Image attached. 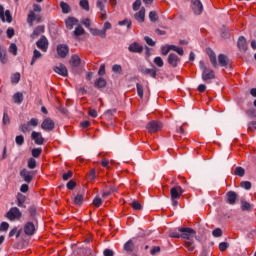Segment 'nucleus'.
Returning <instances> with one entry per match:
<instances>
[{
    "instance_id": "1",
    "label": "nucleus",
    "mask_w": 256,
    "mask_h": 256,
    "mask_svg": "<svg viewBox=\"0 0 256 256\" xmlns=\"http://www.w3.org/2000/svg\"><path fill=\"white\" fill-rule=\"evenodd\" d=\"M179 233H181V239H185L184 245L186 249L190 252L195 251V237L197 232L193 228H178Z\"/></svg>"
},
{
    "instance_id": "2",
    "label": "nucleus",
    "mask_w": 256,
    "mask_h": 256,
    "mask_svg": "<svg viewBox=\"0 0 256 256\" xmlns=\"http://www.w3.org/2000/svg\"><path fill=\"white\" fill-rule=\"evenodd\" d=\"M208 56L210 59V63L212 64V67H214V69H217V67L219 66L229 69V58L225 56V54L218 55V62L217 56L215 55V52L213 50H208Z\"/></svg>"
},
{
    "instance_id": "3",
    "label": "nucleus",
    "mask_w": 256,
    "mask_h": 256,
    "mask_svg": "<svg viewBox=\"0 0 256 256\" xmlns=\"http://www.w3.org/2000/svg\"><path fill=\"white\" fill-rule=\"evenodd\" d=\"M199 67L202 71V80L204 81V83H211V81L215 79V71L207 67V64H205V61L203 60L199 62Z\"/></svg>"
},
{
    "instance_id": "4",
    "label": "nucleus",
    "mask_w": 256,
    "mask_h": 256,
    "mask_svg": "<svg viewBox=\"0 0 256 256\" xmlns=\"http://www.w3.org/2000/svg\"><path fill=\"white\" fill-rule=\"evenodd\" d=\"M7 219L9 221H15V219H21L23 217V214L21 213V210L17 207H12L6 214Z\"/></svg>"
},
{
    "instance_id": "5",
    "label": "nucleus",
    "mask_w": 256,
    "mask_h": 256,
    "mask_svg": "<svg viewBox=\"0 0 256 256\" xmlns=\"http://www.w3.org/2000/svg\"><path fill=\"white\" fill-rule=\"evenodd\" d=\"M146 129L148 133H157L163 129V124L159 121H151L147 124Z\"/></svg>"
},
{
    "instance_id": "6",
    "label": "nucleus",
    "mask_w": 256,
    "mask_h": 256,
    "mask_svg": "<svg viewBox=\"0 0 256 256\" xmlns=\"http://www.w3.org/2000/svg\"><path fill=\"white\" fill-rule=\"evenodd\" d=\"M0 19L3 23H11L13 21V17L11 16V11L6 10L3 5L0 4Z\"/></svg>"
},
{
    "instance_id": "7",
    "label": "nucleus",
    "mask_w": 256,
    "mask_h": 256,
    "mask_svg": "<svg viewBox=\"0 0 256 256\" xmlns=\"http://www.w3.org/2000/svg\"><path fill=\"white\" fill-rule=\"evenodd\" d=\"M191 9L194 15H201L203 13V3L201 0H191Z\"/></svg>"
},
{
    "instance_id": "8",
    "label": "nucleus",
    "mask_w": 256,
    "mask_h": 256,
    "mask_svg": "<svg viewBox=\"0 0 256 256\" xmlns=\"http://www.w3.org/2000/svg\"><path fill=\"white\" fill-rule=\"evenodd\" d=\"M30 201H29V197H27L24 194L18 193L16 196V205H18V207H22V208H26L27 205H29Z\"/></svg>"
},
{
    "instance_id": "9",
    "label": "nucleus",
    "mask_w": 256,
    "mask_h": 256,
    "mask_svg": "<svg viewBox=\"0 0 256 256\" xmlns=\"http://www.w3.org/2000/svg\"><path fill=\"white\" fill-rule=\"evenodd\" d=\"M41 129L44 131H53L55 129V122L51 118H46L41 124Z\"/></svg>"
},
{
    "instance_id": "10",
    "label": "nucleus",
    "mask_w": 256,
    "mask_h": 256,
    "mask_svg": "<svg viewBox=\"0 0 256 256\" xmlns=\"http://www.w3.org/2000/svg\"><path fill=\"white\" fill-rule=\"evenodd\" d=\"M139 71L142 73V75H149L150 77H153L155 79L157 77V70L154 68H147L145 66H139Z\"/></svg>"
},
{
    "instance_id": "11",
    "label": "nucleus",
    "mask_w": 256,
    "mask_h": 256,
    "mask_svg": "<svg viewBox=\"0 0 256 256\" xmlns=\"http://www.w3.org/2000/svg\"><path fill=\"white\" fill-rule=\"evenodd\" d=\"M36 45L38 49H41V51H44V53H47V49L49 47V41L45 36H42L37 42Z\"/></svg>"
},
{
    "instance_id": "12",
    "label": "nucleus",
    "mask_w": 256,
    "mask_h": 256,
    "mask_svg": "<svg viewBox=\"0 0 256 256\" xmlns=\"http://www.w3.org/2000/svg\"><path fill=\"white\" fill-rule=\"evenodd\" d=\"M57 53H58L59 57H61L62 59H65L67 57V55L69 54V46H67L65 44H59L57 46Z\"/></svg>"
},
{
    "instance_id": "13",
    "label": "nucleus",
    "mask_w": 256,
    "mask_h": 256,
    "mask_svg": "<svg viewBox=\"0 0 256 256\" xmlns=\"http://www.w3.org/2000/svg\"><path fill=\"white\" fill-rule=\"evenodd\" d=\"M168 63L169 65H171V67H177V65L181 63V59L179 58V56H177V54L170 53L168 56Z\"/></svg>"
},
{
    "instance_id": "14",
    "label": "nucleus",
    "mask_w": 256,
    "mask_h": 256,
    "mask_svg": "<svg viewBox=\"0 0 256 256\" xmlns=\"http://www.w3.org/2000/svg\"><path fill=\"white\" fill-rule=\"evenodd\" d=\"M31 138L33 139L36 145H43L45 141V139L43 138V135H41V132L33 131L31 134Z\"/></svg>"
},
{
    "instance_id": "15",
    "label": "nucleus",
    "mask_w": 256,
    "mask_h": 256,
    "mask_svg": "<svg viewBox=\"0 0 256 256\" xmlns=\"http://www.w3.org/2000/svg\"><path fill=\"white\" fill-rule=\"evenodd\" d=\"M24 233L29 237H31L32 235H35V224H33V222H27L24 225Z\"/></svg>"
},
{
    "instance_id": "16",
    "label": "nucleus",
    "mask_w": 256,
    "mask_h": 256,
    "mask_svg": "<svg viewBox=\"0 0 256 256\" xmlns=\"http://www.w3.org/2000/svg\"><path fill=\"white\" fill-rule=\"evenodd\" d=\"M53 71L58 75H61L62 77H67L68 75L67 67H65V65L63 64H59L58 66H55L53 68Z\"/></svg>"
},
{
    "instance_id": "17",
    "label": "nucleus",
    "mask_w": 256,
    "mask_h": 256,
    "mask_svg": "<svg viewBox=\"0 0 256 256\" xmlns=\"http://www.w3.org/2000/svg\"><path fill=\"white\" fill-rule=\"evenodd\" d=\"M237 47L240 51H247V49H249V47L247 46V39H245V37L243 36H240L238 38Z\"/></svg>"
},
{
    "instance_id": "18",
    "label": "nucleus",
    "mask_w": 256,
    "mask_h": 256,
    "mask_svg": "<svg viewBox=\"0 0 256 256\" xmlns=\"http://www.w3.org/2000/svg\"><path fill=\"white\" fill-rule=\"evenodd\" d=\"M81 65V57H79V55L74 54L71 56L70 59V66L72 67V69H76V67H79Z\"/></svg>"
},
{
    "instance_id": "19",
    "label": "nucleus",
    "mask_w": 256,
    "mask_h": 256,
    "mask_svg": "<svg viewBox=\"0 0 256 256\" xmlns=\"http://www.w3.org/2000/svg\"><path fill=\"white\" fill-rule=\"evenodd\" d=\"M128 51H130V53H141L143 51V47L139 43L134 42L129 45Z\"/></svg>"
},
{
    "instance_id": "20",
    "label": "nucleus",
    "mask_w": 256,
    "mask_h": 256,
    "mask_svg": "<svg viewBox=\"0 0 256 256\" xmlns=\"http://www.w3.org/2000/svg\"><path fill=\"white\" fill-rule=\"evenodd\" d=\"M20 175L26 183H31V181H33V176H31V171H29L27 169H23L20 172Z\"/></svg>"
},
{
    "instance_id": "21",
    "label": "nucleus",
    "mask_w": 256,
    "mask_h": 256,
    "mask_svg": "<svg viewBox=\"0 0 256 256\" xmlns=\"http://www.w3.org/2000/svg\"><path fill=\"white\" fill-rule=\"evenodd\" d=\"M134 19L137 20L138 23L145 21V7H142L139 12L134 14Z\"/></svg>"
},
{
    "instance_id": "22",
    "label": "nucleus",
    "mask_w": 256,
    "mask_h": 256,
    "mask_svg": "<svg viewBox=\"0 0 256 256\" xmlns=\"http://www.w3.org/2000/svg\"><path fill=\"white\" fill-rule=\"evenodd\" d=\"M90 33L94 36L101 37V39H105L107 37V33H105V30H99L97 28H90Z\"/></svg>"
},
{
    "instance_id": "23",
    "label": "nucleus",
    "mask_w": 256,
    "mask_h": 256,
    "mask_svg": "<svg viewBox=\"0 0 256 256\" xmlns=\"http://www.w3.org/2000/svg\"><path fill=\"white\" fill-rule=\"evenodd\" d=\"M45 33V26H38L34 29L33 33L31 34L32 39H37L39 35Z\"/></svg>"
},
{
    "instance_id": "24",
    "label": "nucleus",
    "mask_w": 256,
    "mask_h": 256,
    "mask_svg": "<svg viewBox=\"0 0 256 256\" xmlns=\"http://www.w3.org/2000/svg\"><path fill=\"white\" fill-rule=\"evenodd\" d=\"M33 21H41V18L37 17L35 12L31 11L27 18V23L30 25V27H33Z\"/></svg>"
},
{
    "instance_id": "25",
    "label": "nucleus",
    "mask_w": 256,
    "mask_h": 256,
    "mask_svg": "<svg viewBox=\"0 0 256 256\" xmlns=\"http://www.w3.org/2000/svg\"><path fill=\"white\" fill-rule=\"evenodd\" d=\"M226 201L229 205H235L237 201V193H228L226 195Z\"/></svg>"
},
{
    "instance_id": "26",
    "label": "nucleus",
    "mask_w": 256,
    "mask_h": 256,
    "mask_svg": "<svg viewBox=\"0 0 256 256\" xmlns=\"http://www.w3.org/2000/svg\"><path fill=\"white\" fill-rule=\"evenodd\" d=\"M13 99V103H15L16 105H21V103H23V93L21 92H17L13 95L12 97Z\"/></svg>"
},
{
    "instance_id": "27",
    "label": "nucleus",
    "mask_w": 256,
    "mask_h": 256,
    "mask_svg": "<svg viewBox=\"0 0 256 256\" xmlns=\"http://www.w3.org/2000/svg\"><path fill=\"white\" fill-rule=\"evenodd\" d=\"M77 23H78L77 19L73 17H69L65 20L66 27L67 29H70V30L73 29V27L77 25Z\"/></svg>"
},
{
    "instance_id": "28",
    "label": "nucleus",
    "mask_w": 256,
    "mask_h": 256,
    "mask_svg": "<svg viewBox=\"0 0 256 256\" xmlns=\"http://www.w3.org/2000/svg\"><path fill=\"white\" fill-rule=\"evenodd\" d=\"M253 204L247 202L246 200L241 201V209L242 211H253Z\"/></svg>"
},
{
    "instance_id": "29",
    "label": "nucleus",
    "mask_w": 256,
    "mask_h": 256,
    "mask_svg": "<svg viewBox=\"0 0 256 256\" xmlns=\"http://www.w3.org/2000/svg\"><path fill=\"white\" fill-rule=\"evenodd\" d=\"M179 199H181V193L171 194V201H172L173 207H177V205H179Z\"/></svg>"
},
{
    "instance_id": "30",
    "label": "nucleus",
    "mask_w": 256,
    "mask_h": 256,
    "mask_svg": "<svg viewBox=\"0 0 256 256\" xmlns=\"http://www.w3.org/2000/svg\"><path fill=\"white\" fill-rule=\"evenodd\" d=\"M72 199H73L74 205H83V199H84L83 194H76L72 196Z\"/></svg>"
},
{
    "instance_id": "31",
    "label": "nucleus",
    "mask_w": 256,
    "mask_h": 256,
    "mask_svg": "<svg viewBox=\"0 0 256 256\" xmlns=\"http://www.w3.org/2000/svg\"><path fill=\"white\" fill-rule=\"evenodd\" d=\"M135 249V244L133 243V240H128L124 244V251H127L128 253H131Z\"/></svg>"
},
{
    "instance_id": "32",
    "label": "nucleus",
    "mask_w": 256,
    "mask_h": 256,
    "mask_svg": "<svg viewBox=\"0 0 256 256\" xmlns=\"http://www.w3.org/2000/svg\"><path fill=\"white\" fill-rule=\"evenodd\" d=\"M113 73H116V75H123V67L119 64H114L112 66Z\"/></svg>"
},
{
    "instance_id": "33",
    "label": "nucleus",
    "mask_w": 256,
    "mask_h": 256,
    "mask_svg": "<svg viewBox=\"0 0 256 256\" xmlns=\"http://www.w3.org/2000/svg\"><path fill=\"white\" fill-rule=\"evenodd\" d=\"M94 85L97 87V89H103V87L107 85V81H105L104 78H99Z\"/></svg>"
},
{
    "instance_id": "34",
    "label": "nucleus",
    "mask_w": 256,
    "mask_h": 256,
    "mask_svg": "<svg viewBox=\"0 0 256 256\" xmlns=\"http://www.w3.org/2000/svg\"><path fill=\"white\" fill-rule=\"evenodd\" d=\"M81 35H85V29H83V27H81V26H78L73 31V36L74 37H79Z\"/></svg>"
},
{
    "instance_id": "35",
    "label": "nucleus",
    "mask_w": 256,
    "mask_h": 256,
    "mask_svg": "<svg viewBox=\"0 0 256 256\" xmlns=\"http://www.w3.org/2000/svg\"><path fill=\"white\" fill-rule=\"evenodd\" d=\"M42 54L39 50H34V54L31 60L30 65H35V61H37V59H41Z\"/></svg>"
},
{
    "instance_id": "36",
    "label": "nucleus",
    "mask_w": 256,
    "mask_h": 256,
    "mask_svg": "<svg viewBox=\"0 0 256 256\" xmlns=\"http://www.w3.org/2000/svg\"><path fill=\"white\" fill-rule=\"evenodd\" d=\"M171 49L172 51H175V53H178L181 57L185 55V51L181 47H178L176 45H171Z\"/></svg>"
},
{
    "instance_id": "37",
    "label": "nucleus",
    "mask_w": 256,
    "mask_h": 256,
    "mask_svg": "<svg viewBox=\"0 0 256 256\" xmlns=\"http://www.w3.org/2000/svg\"><path fill=\"white\" fill-rule=\"evenodd\" d=\"M234 174L238 177H244L245 176V169L243 167H236L234 170Z\"/></svg>"
},
{
    "instance_id": "38",
    "label": "nucleus",
    "mask_w": 256,
    "mask_h": 256,
    "mask_svg": "<svg viewBox=\"0 0 256 256\" xmlns=\"http://www.w3.org/2000/svg\"><path fill=\"white\" fill-rule=\"evenodd\" d=\"M131 207L135 211H141V209H143V206H141V203H139V201H137V200H133V202L131 203Z\"/></svg>"
},
{
    "instance_id": "39",
    "label": "nucleus",
    "mask_w": 256,
    "mask_h": 256,
    "mask_svg": "<svg viewBox=\"0 0 256 256\" xmlns=\"http://www.w3.org/2000/svg\"><path fill=\"white\" fill-rule=\"evenodd\" d=\"M92 205H95L97 208L101 207V205H103V199H101L99 196H96L93 199Z\"/></svg>"
},
{
    "instance_id": "40",
    "label": "nucleus",
    "mask_w": 256,
    "mask_h": 256,
    "mask_svg": "<svg viewBox=\"0 0 256 256\" xmlns=\"http://www.w3.org/2000/svg\"><path fill=\"white\" fill-rule=\"evenodd\" d=\"M240 187H242V189H245L246 191H251L252 185H251V182L249 181H242L240 183Z\"/></svg>"
},
{
    "instance_id": "41",
    "label": "nucleus",
    "mask_w": 256,
    "mask_h": 256,
    "mask_svg": "<svg viewBox=\"0 0 256 256\" xmlns=\"http://www.w3.org/2000/svg\"><path fill=\"white\" fill-rule=\"evenodd\" d=\"M221 37L223 39H229V37H231V34H229V28H227V27L222 28Z\"/></svg>"
},
{
    "instance_id": "42",
    "label": "nucleus",
    "mask_w": 256,
    "mask_h": 256,
    "mask_svg": "<svg viewBox=\"0 0 256 256\" xmlns=\"http://www.w3.org/2000/svg\"><path fill=\"white\" fill-rule=\"evenodd\" d=\"M60 7H61L63 13L67 14V13H69V11H71V7H69V4H67L66 2H61Z\"/></svg>"
},
{
    "instance_id": "43",
    "label": "nucleus",
    "mask_w": 256,
    "mask_h": 256,
    "mask_svg": "<svg viewBox=\"0 0 256 256\" xmlns=\"http://www.w3.org/2000/svg\"><path fill=\"white\" fill-rule=\"evenodd\" d=\"M149 19H150V21H152V23H156V21H158V19H159V16L157 15V12L151 11L149 13Z\"/></svg>"
},
{
    "instance_id": "44",
    "label": "nucleus",
    "mask_w": 256,
    "mask_h": 256,
    "mask_svg": "<svg viewBox=\"0 0 256 256\" xmlns=\"http://www.w3.org/2000/svg\"><path fill=\"white\" fill-rule=\"evenodd\" d=\"M8 61L7 58V52H0V63H2V65H5Z\"/></svg>"
},
{
    "instance_id": "45",
    "label": "nucleus",
    "mask_w": 256,
    "mask_h": 256,
    "mask_svg": "<svg viewBox=\"0 0 256 256\" xmlns=\"http://www.w3.org/2000/svg\"><path fill=\"white\" fill-rule=\"evenodd\" d=\"M41 153H43V149L41 148L32 149V157H35V158L40 157Z\"/></svg>"
},
{
    "instance_id": "46",
    "label": "nucleus",
    "mask_w": 256,
    "mask_h": 256,
    "mask_svg": "<svg viewBox=\"0 0 256 256\" xmlns=\"http://www.w3.org/2000/svg\"><path fill=\"white\" fill-rule=\"evenodd\" d=\"M12 83H19L21 81V74L19 72L14 73L11 77Z\"/></svg>"
},
{
    "instance_id": "47",
    "label": "nucleus",
    "mask_w": 256,
    "mask_h": 256,
    "mask_svg": "<svg viewBox=\"0 0 256 256\" xmlns=\"http://www.w3.org/2000/svg\"><path fill=\"white\" fill-rule=\"evenodd\" d=\"M37 167V160L34 158L28 159V168L29 169H35Z\"/></svg>"
},
{
    "instance_id": "48",
    "label": "nucleus",
    "mask_w": 256,
    "mask_h": 256,
    "mask_svg": "<svg viewBox=\"0 0 256 256\" xmlns=\"http://www.w3.org/2000/svg\"><path fill=\"white\" fill-rule=\"evenodd\" d=\"M169 51H172L171 45L162 46L161 48L162 55H169Z\"/></svg>"
},
{
    "instance_id": "49",
    "label": "nucleus",
    "mask_w": 256,
    "mask_h": 256,
    "mask_svg": "<svg viewBox=\"0 0 256 256\" xmlns=\"http://www.w3.org/2000/svg\"><path fill=\"white\" fill-rule=\"evenodd\" d=\"M80 7L84 9V11H89V1L88 0H81Z\"/></svg>"
},
{
    "instance_id": "50",
    "label": "nucleus",
    "mask_w": 256,
    "mask_h": 256,
    "mask_svg": "<svg viewBox=\"0 0 256 256\" xmlns=\"http://www.w3.org/2000/svg\"><path fill=\"white\" fill-rule=\"evenodd\" d=\"M137 94L140 99H143V86L139 83L136 84Z\"/></svg>"
},
{
    "instance_id": "51",
    "label": "nucleus",
    "mask_w": 256,
    "mask_h": 256,
    "mask_svg": "<svg viewBox=\"0 0 256 256\" xmlns=\"http://www.w3.org/2000/svg\"><path fill=\"white\" fill-rule=\"evenodd\" d=\"M154 63L155 65H157V67H163L164 65L163 58L157 56L156 58H154Z\"/></svg>"
},
{
    "instance_id": "52",
    "label": "nucleus",
    "mask_w": 256,
    "mask_h": 256,
    "mask_svg": "<svg viewBox=\"0 0 256 256\" xmlns=\"http://www.w3.org/2000/svg\"><path fill=\"white\" fill-rule=\"evenodd\" d=\"M118 25H120L121 27H122L123 25H126V26H127V29H131V20L125 19V20H123V21L118 22Z\"/></svg>"
},
{
    "instance_id": "53",
    "label": "nucleus",
    "mask_w": 256,
    "mask_h": 256,
    "mask_svg": "<svg viewBox=\"0 0 256 256\" xmlns=\"http://www.w3.org/2000/svg\"><path fill=\"white\" fill-rule=\"evenodd\" d=\"M16 144L21 146L25 143V138L23 137V135H19V136H16Z\"/></svg>"
},
{
    "instance_id": "54",
    "label": "nucleus",
    "mask_w": 256,
    "mask_h": 256,
    "mask_svg": "<svg viewBox=\"0 0 256 256\" xmlns=\"http://www.w3.org/2000/svg\"><path fill=\"white\" fill-rule=\"evenodd\" d=\"M73 177V171H68L67 173H64L62 176L63 181H69Z\"/></svg>"
},
{
    "instance_id": "55",
    "label": "nucleus",
    "mask_w": 256,
    "mask_h": 256,
    "mask_svg": "<svg viewBox=\"0 0 256 256\" xmlns=\"http://www.w3.org/2000/svg\"><path fill=\"white\" fill-rule=\"evenodd\" d=\"M212 235L213 237H221L223 235V231L221 230V228H216L215 230H213Z\"/></svg>"
},
{
    "instance_id": "56",
    "label": "nucleus",
    "mask_w": 256,
    "mask_h": 256,
    "mask_svg": "<svg viewBox=\"0 0 256 256\" xmlns=\"http://www.w3.org/2000/svg\"><path fill=\"white\" fill-rule=\"evenodd\" d=\"M9 52L12 53V55L17 56V45L11 44L9 47Z\"/></svg>"
},
{
    "instance_id": "57",
    "label": "nucleus",
    "mask_w": 256,
    "mask_h": 256,
    "mask_svg": "<svg viewBox=\"0 0 256 256\" xmlns=\"http://www.w3.org/2000/svg\"><path fill=\"white\" fill-rule=\"evenodd\" d=\"M183 188H181V186H175L173 188H171L170 193H183Z\"/></svg>"
},
{
    "instance_id": "58",
    "label": "nucleus",
    "mask_w": 256,
    "mask_h": 256,
    "mask_svg": "<svg viewBox=\"0 0 256 256\" xmlns=\"http://www.w3.org/2000/svg\"><path fill=\"white\" fill-rule=\"evenodd\" d=\"M141 7V0H136L133 5L132 9L133 11H139V8Z\"/></svg>"
},
{
    "instance_id": "59",
    "label": "nucleus",
    "mask_w": 256,
    "mask_h": 256,
    "mask_svg": "<svg viewBox=\"0 0 256 256\" xmlns=\"http://www.w3.org/2000/svg\"><path fill=\"white\" fill-rule=\"evenodd\" d=\"M76 186H77V183H75V181H73V180H70V181L67 183V185H66V187H67V189H68L69 191H73V188L76 187Z\"/></svg>"
},
{
    "instance_id": "60",
    "label": "nucleus",
    "mask_w": 256,
    "mask_h": 256,
    "mask_svg": "<svg viewBox=\"0 0 256 256\" xmlns=\"http://www.w3.org/2000/svg\"><path fill=\"white\" fill-rule=\"evenodd\" d=\"M228 248H229V243L227 242H221L219 244L220 251H227Z\"/></svg>"
},
{
    "instance_id": "61",
    "label": "nucleus",
    "mask_w": 256,
    "mask_h": 256,
    "mask_svg": "<svg viewBox=\"0 0 256 256\" xmlns=\"http://www.w3.org/2000/svg\"><path fill=\"white\" fill-rule=\"evenodd\" d=\"M169 237H171L172 239H181V234L179 232H170Z\"/></svg>"
},
{
    "instance_id": "62",
    "label": "nucleus",
    "mask_w": 256,
    "mask_h": 256,
    "mask_svg": "<svg viewBox=\"0 0 256 256\" xmlns=\"http://www.w3.org/2000/svg\"><path fill=\"white\" fill-rule=\"evenodd\" d=\"M248 131H256V121H252L248 124Z\"/></svg>"
},
{
    "instance_id": "63",
    "label": "nucleus",
    "mask_w": 256,
    "mask_h": 256,
    "mask_svg": "<svg viewBox=\"0 0 256 256\" xmlns=\"http://www.w3.org/2000/svg\"><path fill=\"white\" fill-rule=\"evenodd\" d=\"M7 229H9V223L7 222H2L0 224V231H7Z\"/></svg>"
},
{
    "instance_id": "64",
    "label": "nucleus",
    "mask_w": 256,
    "mask_h": 256,
    "mask_svg": "<svg viewBox=\"0 0 256 256\" xmlns=\"http://www.w3.org/2000/svg\"><path fill=\"white\" fill-rule=\"evenodd\" d=\"M103 255L104 256H113V255H115V253L113 252V250L107 248L104 250Z\"/></svg>"
}]
</instances>
